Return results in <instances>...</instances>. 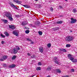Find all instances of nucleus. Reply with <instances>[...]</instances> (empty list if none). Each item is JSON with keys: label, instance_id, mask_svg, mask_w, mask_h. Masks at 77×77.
<instances>
[{"label": "nucleus", "instance_id": "1", "mask_svg": "<svg viewBox=\"0 0 77 77\" xmlns=\"http://www.w3.org/2000/svg\"><path fill=\"white\" fill-rule=\"evenodd\" d=\"M74 38L72 36H68L66 37L65 38V41L66 42H70L73 40Z\"/></svg>", "mask_w": 77, "mask_h": 77}, {"label": "nucleus", "instance_id": "2", "mask_svg": "<svg viewBox=\"0 0 77 77\" xmlns=\"http://www.w3.org/2000/svg\"><path fill=\"white\" fill-rule=\"evenodd\" d=\"M20 48L18 46H17V48H14L12 50V53L14 54H16L18 53V51L20 50Z\"/></svg>", "mask_w": 77, "mask_h": 77}, {"label": "nucleus", "instance_id": "3", "mask_svg": "<svg viewBox=\"0 0 77 77\" xmlns=\"http://www.w3.org/2000/svg\"><path fill=\"white\" fill-rule=\"evenodd\" d=\"M69 59L70 60H72V59L74 57H73V56L71 54H69L67 55Z\"/></svg>", "mask_w": 77, "mask_h": 77}, {"label": "nucleus", "instance_id": "4", "mask_svg": "<svg viewBox=\"0 0 77 77\" xmlns=\"http://www.w3.org/2000/svg\"><path fill=\"white\" fill-rule=\"evenodd\" d=\"M71 20H72L71 21V23H75V22L76 21V19H74L72 18H71Z\"/></svg>", "mask_w": 77, "mask_h": 77}, {"label": "nucleus", "instance_id": "5", "mask_svg": "<svg viewBox=\"0 0 77 77\" xmlns=\"http://www.w3.org/2000/svg\"><path fill=\"white\" fill-rule=\"evenodd\" d=\"M57 58L56 57H55L54 58V59L53 60V61L54 62H55L57 64H59V63L57 61Z\"/></svg>", "mask_w": 77, "mask_h": 77}, {"label": "nucleus", "instance_id": "6", "mask_svg": "<svg viewBox=\"0 0 77 77\" xmlns=\"http://www.w3.org/2000/svg\"><path fill=\"white\" fill-rule=\"evenodd\" d=\"M10 5L12 7H13V8H14L16 9H18V8L15 7V5H14V4L13 3H10Z\"/></svg>", "mask_w": 77, "mask_h": 77}, {"label": "nucleus", "instance_id": "7", "mask_svg": "<svg viewBox=\"0 0 77 77\" xmlns=\"http://www.w3.org/2000/svg\"><path fill=\"white\" fill-rule=\"evenodd\" d=\"M14 2H15L17 3L20 4L22 3V2L21 1L17 0H14Z\"/></svg>", "mask_w": 77, "mask_h": 77}, {"label": "nucleus", "instance_id": "8", "mask_svg": "<svg viewBox=\"0 0 77 77\" xmlns=\"http://www.w3.org/2000/svg\"><path fill=\"white\" fill-rule=\"evenodd\" d=\"M5 15L6 17H8V18L10 17H12V15L10 14L6 13L5 14Z\"/></svg>", "mask_w": 77, "mask_h": 77}, {"label": "nucleus", "instance_id": "9", "mask_svg": "<svg viewBox=\"0 0 77 77\" xmlns=\"http://www.w3.org/2000/svg\"><path fill=\"white\" fill-rule=\"evenodd\" d=\"M13 33L16 36H18V32L16 31H14L13 32Z\"/></svg>", "mask_w": 77, "mask_h": 77}, {"label": "nucleus", "instance_id": "10", "mask_svg": "<svg viewBox=\"0 0 77 77\" xmlns=\"http://www.w3.org/2000/svg\"><path fill=\"white\" fill-rule=\"evenodd\" d=\"M9 27L10 29H13V30H14V29H15V27L13 25H9Z\"/></svg>", "mask_w": 77, "mask_h": 77}, {"label": "nucleus", "instance_id": "11", "mask_svg": "<svg viewBox=\"0 0 77 77\" xmlns=\"http://www.w3.org/2000/svg\"><path fill=\"white\" fill-rule=\"evenodd\" d=\"M15 65L13 64L9 66V67L11 68H14V67H15Z\"/></svg>", "mask_w": 77, "mask_h": 77}, {"label": "nucleus", "instance_id": "12", "mask_svg": "<svg viewBox=\"0 0 77 77\" xmlns=\"http://www.w3.org/2000/svg\"><path fill=\"white\" fill-rule=\"evenodd\" d=\"M26 24H27V23L26 21L23 22L22 23V26H25V25H26Z\"/></svg>", "mask_w": 77, "mask_h": 77}, {"label": "nucleus", "instance_id": "13", "mask_svg": "<svg viewBox=\"0 0 77 77\" xmlns=\"http://www.w3.org/2000/svg\"><path fill=\"white\" fill-rule=\"evenodd\" d=\"M25 8H29L30 7V6L27 5H23Z\"/></svg>", "mask_w": 77, "mask_h": 77}, {"label": "nucleus", "instance_id": "14", "mask_svg": "<svg viewBox=\"0 0 77 77\" xmlns=\"http://www.w3.org/2000/svg\"><path fill=\"white\" fill-rule=\"evenodd\" d=\"M72 62H77V59H74V58H73V59L72 60H71Z\"/></svg>", "mask_w": 77, "mask_h": 77}, {"label": "nucleus", "instance_id": "15", "mask_svg": "<svg viewBox=\"0 0 77 77\" xmlns=\"http://www.w3.org/2000/svg\"><path fill=\"white\" fill-rule=\"evenodd\" d=\"M39 50H40V51L42 53V52H43V48L42 47L40 48L39 49Z\"/></svg>", "mask_w": 77, "mask_h": 77}, {"label": "nucleus", "instance_id": "16", "mask_svg": "<svg viewBox=\"0 0 77 77\" xmlns=\"http://www.w3.org/2000/svg\"><path fill=\"white\" fill-rule=\"evenodd\" d=\"M5 35L6 36H9V34L8 33V32H5Z\"/></svg>", "mask_w": 77, "mask_h": 77}, {"label": "nucleus", "instance_id": "17", "mask_svg": "<svg viewBox=\"0 0 77 77\" xmlns=\"http://www.w3.org/2000/svg\"><path fill=\"white\" fill-rule=\"evenodd\" d=\"M2 57L3 59H4V60H5V59H7V58L8 57H7V56L5 55V56H3Z\"/></svg>", "mask_w": 77, "mask_h": 77}, {"label": "nucleus", "instance_id": "18", "mask_svg": "<svg viewBox=\"0 0 77 77\" xmlns=\"http://www.w3.org/2000/svg\"><path fill=\"white\" fill-rule=\"evenodd\" d=\"M59 27H56L53 29L54 30V31H56V30H59Z\"/></svg>", "mask_w": 77, "mask_h": 77}, {"label": "nucleus", "instance_id": "19", "mask_svg": "<svg viewBox=\"0 0 77 77\" xmlns=\"http://www.w3.org/2000/svg\"><path fill=\"white\" fill-rule=\"evenodd\" d=\"M36 70H37V71H38V70H41V67H37L36 68Z\"/></svg>", "mask_w": 77, "mask_h": 77}, {"label": "nucleus", "instance_id": "20", "mask_svg": "<svg viewBox=\"0 0 77 77\" xmlns=\"http://www.w3.org/2000/svg\"><path fill=\"white\" fill-rule=\"evenodd\" d=\"M8 19L10 21H11L13 20V18H12V17H8Z\"/></svg>", "mask_w": 77, "mask_h": 77}, {"label": "nucleus", "instance_id": "21", "mask_svg": "<svg viewBox=\"0 0 77 77\" xmlns=\"http://www.w3.org/2000/svg\"><path fill=\"white\" fill-rule=\"evenodd\" d=\"M63 22L61 21H58L57 22V24H62Z\"/></svg>", "mask_w": 77, "mask_h": 77}, {"label": "nucleus", "instance_id": "22", "mask_svg": "<svg viewBox=\"0 0 77 77\" xmlns=\"http://www.w3.org/2000/svg\"><path fill=\"white\" fill-rule=\"evenodd\" d=\"M16 58V56L14 55L13 57H12V60H14Z\"/></svg>", "mask_w": 77, "mask_h": 77}, {"label": "nucleus", "instance_id": "23", "mask_svg": "<svg viewBox=\"0 0 77 77\" xmlns=\"http://www.w3.org/2000/svg\"><path fill=\"white\" fill-rule=\"evenodd\" d=\"M73 13H75V12H77V10H76V9L74 8V9H73Z\"/></svg>", "mask_w": 77, "mask_h": 77}, {"label": "nucleus", "instance_id": "24", "mask_svg": "<svg viewBox=\"0 0 77 77\" xmlns=\"http://www.w3.org/2000/svg\"><path fill=\"white\" fill-rule=\"evenodd\" d=\"M3 21L5 23H6L8 22V20H3Z\"/></svg>", "mask_w": 77, "mask_h": 77}, {"label": "nucleus", "instance_id": "25", "mask_svg": "<svg viewBox=\"0 0 77 77\" xmlns=\"http://www.w3.org/2000/svg\"><path fill=\"white\" fill-rule=\"evenodd\" d=\"M38 33L39 35H42V32L41 31H39Z\"/></svg>", "mask_w": 77, "mask_h": 77}, {"label": "nucleus", "instance_id": "26", "mask_svg": "<svg viewBox=\"0 0 77 77\" xmlns=\"http://www.w3.org/2000/svg\"><path fill=\"white\" fill-rule=\"evenodd\" d=\"M57 72H58L59 73H61V71L59 69H57Z\"/></svg>", "mask_w": 77, "mask_h": 77}, {"label": "nucleus", "instance_id": "27", "mask_svg": "<svg viewBox=\"0 0 77 77\" xmlns=\"http://www.w3.org/2000/svg\"><path fill=\"white\" fill-rule=\"evenodd\" d=\"M71 47V45L69 44H67L66 45V47Z\"/></svg>", "mask_w": 77, "mask_h": 77}, {"label": "nucleus", "instance_id": "28", "mask_svg": "<svg viewBox=\"0 0 77 77\" xmlns=\"http://www.w3.org/2000/svg\"><path fill=\"white\" fill-rule=\"evenodd\" d=\"M51 68L48 67L46 69L47 71H51Z\"/></svg>", "mask_w": 77, "mask_h": 77}, {"label": "nucleus", "instance_id": "29", "mask_svg": "<svg viewBox=\"0 0 77 77\" xmlns=\"http://www.w3.org/2000/svg\"><path fill=\"white\" fill-rule=\"evenodd\" d=\"M1 36L2 38H5V37H6V36L5 35H3V34H1Z\"/></svg>", "mask_w": 77, "mask_h": 77}, {"label": "nucleus", "instance_id": "30", "mask_svg": "<svg viewBox=\"0 0 77 77\" xmlns=\"http://www.w3.org/2000/svg\"><path fill=\"white\" fill-rule=\"evenodd\" d=\"M51 44L50 43H49L48 44L47 46L48 48H50V47H51Z\"/></svg>", "mask_w": 77, "mask_h": 77}, {"label": "nucleus", "instance_id": "31", "mask_svg": "<svg viewBox=\"0 0 77 77\" xmlns=\"http://www.w3.org/2000/svg\"><path fill=\"white\" fill-rule=\"evenodd\" d=\"M25 32L26 33H27V34L29 33V32H30V31H29V30H26L25 31Z\"/></svg>", "mask_w": 77, "mask_h": 77}, {"label": "nucleus", "instance_id": "32", "mask_svg": "<svg viewBox=\"0 0 77 77\" xmlns=\"http://www.w3.org/2000/svg\"><path fill=\"white\" fill-rule=\"evenodd\" d=\"M31 58H32V59H33V58H35V55H33L31 57Z\"/></svg>", "mask_w": 77, "mask_h": 77}, {"label": "nucleus", "instance_id": "33", "mask_svg": "<svg viewBox=\"0 0 77 77\" xmlns=\"http://www.w3.org/2000/svg\"><path fill=\"white\" fill-rule=\"evenodd\" d=\"M26 39L28 41H30V42H32V40H31V39H30V38H26Z\"/></svg>", "mask_w": 77, "mask_h": 77}, {"label": "nucleus", "instance_id": "34", "mask_svg": "<svg viewBox=\"0 0 77 77\" xmlns=\"http://www.w3.org/2000/svg\"><path fill=\"white\" fill-rule=\"evenodd\" d=\"M40 23H41V22H39L38 21H37L35 23V24H40Z\"/></svg>", "mask_w": 77, "mask_h": 77}, {"label": "nucleus", "instance_id": "35", "mask_svg": "<svg viewBox=\"0 0 77 77\" xmlns=\"http://www.w3.org/2000/svg\"><path fill=\"white\" fill-rule=\"evenodd\" d=\"M74 71V69H72L71 70V72H73Z\"/></svg>", "mask_w": 77, "mask_h": 77}, {"label": "nucleus", "instance_id": "36", "mask_svg": "<svg viewBox=\"0 0 77 77\" xmlns=\"http://www.w3.org/2000/svg\"><path fill=\"white\" fill-rule=\"evenodd\" d=\"M63 52H66V50L65 49H63Z\"/></svg>", "mask_w": 77, "mask_h": 77}, {"label": "nucleus", "instance_id": "37", "mask_svg": "<svg viewBox=\"0 0 77 77\" xmlns=\"http://www.w3.org/2000/svg\"><path fill=\"white\" fill-rule=\"evenodd\" d=\"M50 10L52 12L53 11V8L51 7L50 8Z\"/></svg>", "mask_w": 77, "mask_h": 77}, {"label": "nucleus", "instance_id": "38", "mask_svg": "<svg viewBox=\"0 0 77 77\" xmlns=\"http://www.w3.org/2000/svg\"><path fill=\"white\" fill-rule=\"evenodd\" d=\"M16 17H17V18H18V17H20V15H15Z\"/></svg>", "mask_w": 77, "mask_h": 77}, {"label": "nucleus", "instance_id": "39", "mask_svg": "<svg viewBox=\"0 0 77 77\" xmlns=\"http://www.w3.org/2000/svg\"><path fill=\"white\" fill-rule=\"evenodd\" d=\"M38 65H42V64L41 63L39 62L38 63Z\"/></svg>", "mask_w": 77, "mask_h": 77}, {"label": "nucleus", "instance_id": "40", "mask_svg": "<svg viewBox=\"0 0 77 77\" xmlns=\"http://www.w3.org/2000/svg\"><path fill=\"white\" fill-rule=\"evenodd\" d=\"M59 7L60 9H63V7H62V6H59Z\"/></svg>", "mask_w": 77, "mask_h": 77}, {"label": "nucleus", "instance_id": "41", "mask_svg": "<svg viewBox=\"0 0 77 77\" xmlns=\"http://www.w3.org/2000/svg\"><path fill=\"white\" fill-rule=\"evenodd\" d=\"M27 55H28V56H31V54H30L29 53H28L27 54Z\"/></svg>", "mask_w": 77, "mask_h": 77}, {"label": "nucleus", "instance_id": "42", "mask_svg": "<svg viewBox=\"0 0 77 77\" xmlns=\"http://www.w3.org/2000/svg\"><path fill=\"white\" fill-rule=\"evenodd\" d=\"M4 60H5L3 58L0 59V61H3Z\"/></svg>", "mask_w": 77, "mask_h": 77}, {"label": "nucleus", "instance_id": "43", "mask_svg": "<svg viewBox=\"0 0 77 77\" xmlns=\"http://www.w3.org/2000/svg\"><path fill=\"white\" fill-rule=\"evenodd\" d=\"M63 48H60V51H63Z\"/></svg>", "mask_w": 77, "mask_h": 77}, {"label": "nucleus", "instance_id": "44", "mask_svg": "<svg viewBox=\"0 0 77 77\" xmlns=\"http://www.w3.org/2000/svg\"><path fill=\"white\" fill-rule=\"evenodd\" d=\"M2 44H4V41H2Z\"/></svg>", "mask_w": 77, "mask_h": 77}, {"label": "nucleus", "instance_id": "45", "mask_svg": "<svg viewBox=\"0 0 77 77\" xmlns=\"http://www.w3.org/2000/svg\"><path fill=\"white\" fill-rule=\"evenodd\" d=\"M31 44H33V42L32 41L31 42Z\"/></svg>", "mask_w": 77, "mask_h": 77}, {"label": "nucleus", "instance_id": "46", "mask_svg": "<svg viewBox=\"0 0 77 77\" xmlns=\"http://www.w3.org/2000/svg\"><path fill=\"white\" fill-rule=\"evenodd\" d=\"M4 66H6V64H4L3 65Z\"/></svg>", "mask_w": 77, "mask_h": 77}, {"label": "nucleus", "instance_id": "47", "mask_svg": "<svg viewBox=\"0 0 77 77\" xmlns=\"http://www.w3.org/2000/svg\"><path fill=\"white\" fill-rule=\"evenodd\" d=\"M30 25L31 26H32V24H30Z\"/></svg>", "mask_w": 77, "mask_h": 77}, {"label": "nucleus", "instance_id": "48", "mask_svg": "<svg viewBox=\"0 0 77 77\" xmlns=\"http://www.w3.org/2000/svg\"><path fill=\"white\" fill-rule=\"evenodd\" d=\"M25 29H27V27H26L25 28Z\"/></svg>", "mask_w": 77, "mask_h": 77}, {"label": "nucleus", "instance_id": "49", "mask_svg": "<svg viewBox=\"0 0 77 77\" xmlns=\"http://www.w3.org/2000/svg\"><path fill=\"white\" fill-rule=\"evenodd\" d=\"M35 1H38V0H35Z\"/></svg>", "mask_w": 77, "mask_h": 77}, {"label": "nucleus", "instance_id": "50", "mask_svg": "<svg viewBox=\"0 0 77 77\" xmlns=\"http://www.w3.org/2000/svg\"><path fill=\"white\" fill-rule=\"evenodd\" d=\"M65 1H68V0H65Z\"/></svg>", "mask_w": 77, "mask_h": 77}, {"label": "nucleus", "instance_id": "51", "mask_svg": "<svg viewBox=\"0 0 77 77\" xmlns=\"http://www.w3.org/2000/svg\"><path fill=\"white\" fill-rule=\"evenodd\" d=\"M28 29H29V28Z\"/></svg>", "mask_w": 77, "mask_h": 77}]
</instances>
